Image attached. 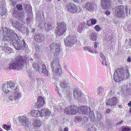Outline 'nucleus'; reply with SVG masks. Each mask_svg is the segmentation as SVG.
<instances>
[{
    "instance_id": "473e14b6",
    "label": "nucleus",
    "mask_w": 131,
    "mask_h": 131,
    "mask_svg": "<svg viewBox=\"0 0 131 131\" xmlns=\"http://www.w3.org/2000/svg\"><path fill=\"white\" fill-rule=\"evenodd\" d=\"M10 125H7L6 124H4L3 128L7 130H9L10 128Z\"/></svg>"
},
{
    "instance_id": "4be33fe9",
    "label": "nucleus",
    "mask_w": 131,
    "mask_h": 131,
    "mask_svg": "<svg viewBox=\"0 0 131 131\" xmlns=\"http://www.w3.org/2000/svg\"><path fill=\"white\" fill-rule=\"evenodd\" d=\"M17 90L14 91V100H18L21 97L22 94L19 91H16Z\"/></svg>"
},
{
    "instance_id": "2eb2a0df",
    "label": "nucleus",
    "mask_w": 131,
    "mask_h": 131,
    "mask_svg": "<svg viewBox=\"0 0 131 131\" xmlns=\"http://www.w3.org/2000/svg\"><path fill=\"white\" fill-rule=\"evenodd\" d=\"M111 3L110 0H101L102 7L104 9H108L111 7Z\"/></svg>"
},
{
    "instance_id": "f03ea898",
    "label": "nucleus",
    "mask_w": 131,
    "mask_h": 131,
    "mask_svg": "<svg viewBox=\"0 0 131 131\" xmlns=\"http://www.w3.org/2000/svg\"><path fill=\"white\" fill-rule=\"evenodd\" d=\"M88 107L85 106L77 107L75 105H70L68 106L64 110V113L68 115H74L78 112L86 114L88 112Z\"/></svg>"
},
{
    "instance_id": "de8ad7c7",
    "label": "nucleus",
    "mask_w": 131,
    "mask_h": 131,
    "mask_svg": "<svg viewBox=\"0 0 131 131\" xmlns=\"http://www.w3.org/2000/svg\"><path fill=\"white\" fill-rule=\"evenodd\" d=\"M11 2H12V5L13 6H15L16 4V2H14L13 1Z\"/></svg>"
},
{
    "instance_id": "e2e57ef3",
    "label": "nucleus",
    "mask_w": 131,
    "mask_h": 131,
    "mask_svg": "<svg viewBox=\"0 0 131 131\" xmlns=\"http://www.w3.org/2000/svg\"><path fill=\"white\" fill-rule=\"evenodd\" d=\"M57 92L58 93V94H59V95H60V94L59 93V91H57Z\"/></svg>"
},
{
    "instance_id": "864d4df0",
    "label": "nucleus",
    "mask_w": 131,
    "mask_h": 131,
    "mask_svg": "<svg viewBox=\"0 0 131 131\" xmlns=\"http://www.w3.org/2000/svg\"><path fill=\"white\" fill-rule=\"evenodd\" d=\"M126 78H128L129 76V74L128 73H126Z\"/></svg>"
},
{
    "instance_id": "603ef678",
    "label": "nucleus",
    "mask_w": 131,
    "mask_h": 131,
    "mask_svg": "<svg viewBox=\"0 0 131 131\" xmlns=\"http://www.w3.org/2000/svg\"><path fill=\"white\" fill-rule=\"evenodd\" d=\"M64 131H68V128H65L64 129Z\"/></svg>"
},
{
    "instance_id": "3c124183",
    "label": "nucleus",
    "mask_w": 131,
    "mask_h": 131,
    "mask_svg": "<svg viewBox=\"0 0 131 131\" xmlns=\"http://www.w3.org/2000/svg\"><path fill=\"white\" fill-rule=\"evenodd\" d=\"M128 105L129 107H131V101H130L128 104Z\"/></svg>"
},
{
    "instance_id": "bf43d9fd",
    "label": "nucleus",
    "mask_w": 131,
    "mask_h": 131,
    "mask_svg": "<svg viewBox=\"0 0 131 131\" xmlns=\"http://www.w3.org/2000/svg\"><path fill=\"white\" fill-rule=\"evenodd\" d=\"M47 0L49 2H51L52 1V0Z\"/></svg>"
},
{
    "instance_id": "f8f14e48",
    "label": "nucleus",
    "mask_w": 131,
    "mask_h": 131,
    "mask_svg": "<svg viewBox=\"0 0 131 131\" xmlns=\"http://www.w3.org/2000/svg\"><path fill=\"white\" fill-rule=\"evenodd\" d=\"M61 45L60 43L56 42L55 45V51L54 52V54L58 55L59 53L61 50ZM55 47L54 43H51L50 45V48L51 50L53 49Z\"/></svg>"
},
{
    "instance_id": "0e129e2a",
    "label": "nucleus",
    "mask_w": 131,
    "mask_h": 131,
    "mask_svg": "<svg viewBox=\"0 0 131 131\" xmlns=\"http://www.w3.org/2000/svg\"><path fill=\"white\" fill-rule=\"evenodd\" d=\"M11 2H12V1H13V0H9Z\"/></svg>"
},
{
    "instance_id": "9b49d317",
    "label": "nucleus",
    "mask_w": 131,
    "mask_h": 131,
    "mask_svg": "<svg viewBox=\"0 0 131 131\" xmlns=\"http://www.w3.org/2000/svg\"><path fill=\"white\" fill-rule=\"evenodd\" d=\"M46 104L44 99L41 96H39L37 98V101L35 104L34 107L36 109H39L42 107Z\"/></svg>"
},
{
    "instance_id": "4c0bfd02",
    "label": "nucleus",
    "mask_w": 131,
    "mask_h": 131,
    "mask_svg": "<svg viewBox=\"0 0 131 131\" xmlns=\"http://www.w3.org/2000/svg\"><path fill=\"white\" fill-rule=\"evenodd\" d=\"M18 12L17 11L15 10L14 9H13V11L12 12V14L13 16H15L16 15L17 16V15L16 14H17V13Z\"/></svg>"
},
{
    "instance_id": "c03bdc74",
    "label": "nucleus",
    "mask_w": 131,
    "mask_h": 131,
    "mask_svg": "<svg viewBox=\"0 0 131 131\" xmlns=\"http://www.w3.org/2000/svg\"><path fill=\"white\" fill-rule=\"evenodd\" d=\"M127 61L128 62H131V58L130 57H128L127 59Z\"/></svg>"
},
{
    "instance_id": "5701e85b",
    "label": "nucleus",
    "mask_w": 131,
    "mask_h": 131,
    "mask_svg": "<svg viewBox=\"0 0 131 131\" xmlns=\"http://www.w3.org/2000/svg\"><path fill=\"white\" fill-rule=\"evenodd\" d=\"M32 67L34 70L38 71L39 73L41 74L42 73L41 69L37 63H33L32 64Z\"/></svg>"
},
{
    "instance_id": "69168bd1",
    "label": "nucleus",
    "mask_w": 131,
    "mask_h": 131,
    "mask_svg": "<svg viewBox=\"0 0 131 131\" xmlns=\"http://www.w3.org/2000/svg\"><path fill=\"white\" fill-rule=\"evenodd\" d=\"M88 25L89 26H91V25Z\"/></svg>"
},
{
    "instance_id": "e433bc0d",
    "label": "nucleus",
    "mask_w": 131,
    "mask_h": 131,
    "mask_svg": "<svg viewBox=\"0 0 131 131\" xmlns=\"http://www.w3.org/2000/svg\"><path fill=\"white\" fill-rule=\"evenodd\" d=\"M91 24L92 25L95 24L96 23V20L95 19H91Z\"/></svg>"
},
{
    "instance_id": "338daca9",
    "label": "nucleus",
    "mask_w": 131,
    "mask_h": 131,
    "mask_svg": "<svg viewBox=\"0 0 131 131\" xmlns=\"http://www.w3.org/2000/svg\"><path fill=\"white\" fill-rule=\"evenodd\" d=\"M58 1H59L60 0H58Z\"/></svg>"
},
{
    "instance_id": "1a4fd4ad",
    "label": "nucleus",
    "mask_w": 131,
    "mask_h": 131,
    "mask_svg": "<svg viewBox=\"0 0 131 131\" xmlns=\"http://www.w3.org/2000/svg\"><path fill=\"white\" fill-rule=\"evenodd\" d=\"M65 8L69 12L72 13H77L78 11V8L73 3H69L66 5Z\"/></svg>"
},
{
    "instance_id": "393cba45",
    "label": "nucleus",
    "mask_w": 131,
    "mask_h": 131,
    "mask_svg": "<svg viewBox=\"0 0 131 131\" xmlns=\"http://www.w3.org/2000/svg\"><path fill=\"white\" fill-rule=\"evenodd\" d=\"M32 125L35 127H39L41 125V122L40 120L36 119L33 121Z\"/></svg>"
},
{
    "instance_id": "09e8293b",
    "label": "nucleus",
    "mask_w": 131,
    "mask_h": 131,
    "mask_svg": "<svg viewBox=\"0 0 131 131\" xmlns=\"http://www.w3.org/2000/svg\"><path fill=\"white\" fill-rule=\"evenodd\" d=\"M110 109L109 108H108V109H107L106 112H105V113H109L110 112Z\"/></svg>"
},
{
    "instance_id": "412c9836",
    "label": "nucleus",
    "mask_w": 131,
    "mask_h": 131,
    "mask_svg": "<svg viewBox=\"0 0 131 131\" xmlns=\"http://www.w3.org/2000/svg\"><path fill=\"white\" fill-rule=\"evenodd\" d=\"M85 23L82 22L79 24V26L77 28V31L78 32L81 33L83 31V30L85 29Z\"/></svg>"
},
{
    "instance_id": "58836bf2",
    "label": "nucleus",
    "mask_w": 131,
    "mask_h": 131,
    "mask_svg": "<svg viewBox=\"0 0 131 131\" xmlns=\"http://www.w3.org/2000/svg\"><path fill=\"white\" fill-rule=\"evenodd\" d=\"M105 14L106 15H109L110 14V12L108 10H106L104 12Z\"/></svg>"
},
{
    "instance_id": "6ab92c4d",
    "label": "nucleus",
    "mask_w": 131,
    "mask_h": 131,
    "mask_svg": "<svg viewBox=\"0 0 131 131\" xmlns=\"http://www.w3.org/2000/svg\"><path fill=\"white\" fill-rule=\"evenodd\" d=\"M18 119L19 121L21 124L26 127L28 126V120L25 116H21L19 117Z\"/></svg>"
},
{
    "instance_id": "6e6d98bb",
    "label": "nucleus",
    "mask_w": 131,
    "mask_h": 131,
    "mask_svg": "<svg viewBox=\"0 0 131 131\" xmlns=\"http://www.w3.org/2000/svg\"><path fill=\"white\" fill-rule=\"evenodd\" d=\"M36 79L38 82L39 81V80H40V79L39 78H37Z\"/></svg>"
},
{
    "instance_id": "a211bd4d",
    "label": "nucleus",
    "mask_w": 131,
    "mask_h": 131,
    "mask_svg": "<svg viewBox=\"0 0 131 131\" xmlns=\"http://www.w3.org/2000/svg\"><path fill=\"white\" fill-rule=\"evenodd\" d=\"M41 117L49 116L51 114V111L48 109L43 108L40 109Z\"/></svg>"
},
{
    "instance_id": "ddd939ff",
    "label": "nucleus",
    "mask_w": 131,
    "mask_h": 131,
    "mask_svg": "<svg viewBox=\"0 0 131 131\" xmlns=\"http://www.w3.org/2000/svg\"><path fill=\"white\" fill-rule=\"evenodd\" d=\"M97 7V4L95 3L91 2H87L84 6L86 10L90 11H93L94 9L96 8Z\"/></svg>"
},
{
    "instance_id": "13d9d810",
    "label": "nucleus",
    "mask_w": 131,
    "mask_h": 131,
    "mask_svg": "<svg viewBox=\"0 0 131 131\" xmlns=\"http://www.w3.org/2000/svg\"><path fill=\"white\" fill-rule=\"evenodd\" d=\"M0 131H4L1 128H0Z\"/></svg>"
},
{
    "instance_id": "79ce46f5",
    "label": "nucleus",
    "mask_w": 131,
    "mask_h": 131,
    "mask_svg": "<svg viewBox=\"0 0 131 131\" xmlns=\"http://www.w3.org/2000/svg\"><path fill=\"white\" fill-rule=\"evenodd\" d=\"M100 57L103 59V60L105 59V58L103 54V53L102 52H101L100 53Z\"/></svg>"
},
{
    "instance_id": "b1692460",
    "label": "nucleus",
    "mask_w": 131,
    "mask_h": 131,
    "mask_svg": "<svg viewBox=\"0 0 131 131\" xmlns=\"http://www.w3.org/2000/svg\"><path fill=\"white\" fill-rule=\"evenodd\" d=\"M73 94L75 99L80 97L81 95V91L79 89H76L73 91Z\"/></svg>"
},
{
    "instance_id": "0eeeda50",
    "label": "nucleus",
    "mask_w": 131,
    "mask_h": 131,
    "mask_svg": "<svg viewBox=\"0 0 131 131\" xmlns=\"http://www.w3.org/2000/svg\"><path fill=\"white\" fill-rule=\"evenodd\" d=\"M59 63V59L56 58L54 59L51 65L53 72L57 75H60L62 73V71Z\"/></svg>"
},
{
    "instance_id": "bb28decb",
    "label": "nucleus",
    "mask_w": 131,
    "mask_h": 131,
    "mask_svg": "<svg viewBox=\"0 0 131 131\" xmlns=\"http://www.w3.org/2000/svg\"><path fill=\"white\" fill-rule=\"evenodd\" d=\"M42 73H43L45 76H48V71L46 69V65L44 64H43L42 65Z\"/></svg>"
},
{
    "instance_id": "a19ab883",
    "label": "nucleus",
    "mask_w": 131,
    "mask_h": 131,
    "mask_svg": "<svg viewBox=\"0 0 131 131\" xmlns=\"http://www.w3.org/2000/svg\"><path fill=\"white\" fill-rule=\"evenodd\" d=\"M9 100L10 101H13L14 100V96L11 95L9 97Z\"/></svg>"
},
{
    "instance_id": "a18cd8bd",
    "label": "nucleus",
    "mask_w": 131,
    "mask_h": 131,
    "mask_svg": "<svg viewBox=\"0 0 131 131\" xmlns=\"http://www.w3.org/2000/svg\"><path fill=\"white\" fill-rule=\"evenodd\" d=\"M123 122V120H121V121H120L118 123H117L116 124V125H120Z\"/></svg>"
},
{
    "instance_id": "f704fd0d",
    "label": "nucleus",
    "mask_w": 131,
    "mask_h": 131,
    "mask_svg": "<svg viewBox=\"0 0 131 131\" xmlns=\"http://www.w3.org/2000/svg\"><path fill=\"white\" fill-rule=\"evenodd\" d=\"M122 131H130L131 130V129L126 127H124L121 129Z\"/></svg>"
},
{
    "instance_id": "774afa93",
    "label": "nucleus",
    "mask_w": 131,
    "mask_h": 131,
    "mask_svg": "<svg viewBox=\"0 0 131 131\" xmlns=\"http://www.w3.org/2000/svg\"><path fill=\"white\" fill-rule=\"evenodd\" d=\"M123 126H122V128H123Z\"/></svg>"
},
{
    "instance_id": "dca6fc26",
    "label": "nucleus",
    "mask_w": 131,
    "mask_h": 131,
    "mask_svg": "<svg viewBox=\"0 0 131 131\" xmlns=\"http://www.w3.org/2000/svg\"><path fill=\"white\" fill-rule=\"evenodd\" d=\"M14 26L21 32H24L25 30V28L23 24L18 21H17L14 24Z\"/></svg>"
},
{
    "instance_id": "4d7b16f0",
    "label": "nucleus",
    "mask_w": 131,
    "mask_h": 131,
    "mask_svg": "<svg viewBox=\"0 0 131 131\" xmlns=\"http://www.w3.org/2000/svg\"><path fill=\"white\" fill-rule=\"evenodd\" d=\"M39 47H38V49H37V48H36V50L37 51L38 50H39Z\"/></svg>"
},
{
    "instance_id": "c85d7f7f",
    "label": "nucleus",
    "mask_w": 131,
    "mask_h": 131,
    "mask_svg": "<svg viewBox=\"0 0 131 131\" xmlns=\"http://www.w3.org/2000/svg\"><path fill=\"white\" fill-rule=\"evenodd\" d=\"M32 7L29 5H26L25 8V10L26 12H30L32 10Z\"/></svg>"
},
{
    "instance_id": "6e6552de",
    "label": "nucleus",
    "mask_w": 131,
    "mask_h": 131,
    "mask_svg": "<svg viewBox=\"0 0 131 131\" xmlns=\"http://www.w3.org/2000/svg\"><path fill=\"white\" fill-rule=\"evenodd\" d=\"M17 86L12 81H10L6 84V86L3 85L2 88L5 93L12 92L17 89Z\"/></svg>"
},
{
    "instance_id": "9d476101",
    "label": "nucleus",
    "mask_w": 131,
    "mask_h": 131,
    "mask_svg": "<svg viewBox=\"0 0 131 131\" xmlns=\"http://www.w3.org/2000/svg\"><path fill=\"white\" fill-rule=\"evenodd\" d=\"M77 41L75 37L74 36L69 35L64 40L65 44L67 46H71Z\"/></svg>"
},
{
    "instance_id": "20e7f679",
    "label": "nucleus",
    "mask_w": 131,
    "mask_h": 131,
    "mask_svg": "<svg viewBox=\"0 0 131 131\" xmlns=\"http://www.w3.org/2000/svg\"><path fill=\"white\" fill-rule=\"evenodd\" d=\"M115 15L117 17L124 18L128 15V8L126 6L120 5L115 8Z\"/></svg>"
},
{
    "instance_id": "ea45409f",
    "label": "nucleus",
    "mask_w": 131,
    "mask_h": 131,
    "mask_svg": "<svg viewBox=\"0 0 131 131\" xmlns=\"http://www.w3.org/2000/svg\"><path fill=\"white\" fill-rule=\"evenodd\" d=\"M102 64L103 66H106L107 65V63L105 61V59L103 60L102 61Z\"/></svg>"
},
{
    "instance_id": "4468645a",
    "label": "nucleus",
    "mask_w": 131,
    "mask_h": 131,
    "mask_svg": "<svg viewBox=\"0 0 131 131\" xmlns=\"http://www.w3.org/2000/svg\"><path fill=\"white\" fill-rule=\"evenodd\" d=\"M118 102V99L115 97H113L108 100L106 103V104L107 105L114 106L116 105Z\"/></svg>"
},
{
    "instance_id": "f257e3e1",
    "label": "nucleus",
    "mask_w": 131,
    "mask_h": 131,
    "mask_svg": "<svg viewBox=\"0 0 131 131\" xmlns=\"http://www.w3.org/2000/svg\"><path fill=\"white\" fill-rule=\"evenodd\" d=\"M3 39L4 41L10 40H11L12 38H14L15 37L17 36L15 32L7 28H5L3 29ZM17 40L16 38L14 39V41L15 40L16 42H14L13 44L16 49L19 50L23 48V46H25V42L24 40H23L22 41H21L18 37H17Z\"/></svg>"
},
{
    "instance_id": "39448f33",
    "label": "nucleus",
    "mask_w": 131,
    "mask_h": 131,
    "mask_svg": "<svg viewBox=\"0 0 131 131\" xmlns=\"http://www.w3.org/2000/svg\"><path fill=\"white\" fill-rule=\"evenodd\" d=\"M57 25L54 33L57 36H61L63 35L67 30L66 24L64 22L58 23Z\"/></svg>"
},
{
    "instance_id": "2f4dec72",
    "label": "nucleus",
    "mask_w": 131,
    "mask_h": 131,
    "mask_svg": "<svg viewBox=\"0 0 131 131\" xmlns=\"http://www.w3.org/2000/svg\"><path fill=\"white\" fill-rule=\"evenodd\" d=\"M16 7L18 10L19 11H21L23 9V6L21 3L17 4Z\"/></svg>"
},
{
    "instance_id": "49530a36",
    "label": "nucleus",
    "mask_w": 131,
    "mask_h": 131,
    "mask_svg": "<svg viewBox=\"0 0 131 131\" xmlns=\"http://www.w3.org/2000/svg\"><path fill=\"white\" fill-rule=\"evenodd\" d=\"M6 12L5 11H3L2 12H1V13L0 14L1 16H3L4 14H6Z\"/></svg>"
},
{
    "instance_id": "680f3d73",
    "label": "nucleus",
    "mask_w": 131,
    "mask_h": 131,
    "mask_svg": "<svg viewBox=\"0 0 131 131\" xmlns=\"http://www.w3.org/2000/svg\"><path fill=\"white\" fill-rule=\"evenodd\" d=\"M58 131H63L62 130V129H60V130H59Z\"/></svg>"
},
{
    "instance_id": "37998d69",
    "label": "nucleus",
    "mask_w": 131,
    "mask_h": 131,
    "mask_svg": "<svg viewBox=\"0 0 131 131\" xmlns=\"http://www.w3.org/2000/svg\"><path fill=\"white\" fill-rule=\"evenodd\" d=\"M94 48H97V45L98 44V43L97 42H94Z\"/></svg>"
},
{
    "instance_id": "f3484780",
    "label": "nucleus",
    "mask_w": 131,
    "mask_h": 131,
    "mask_svg": "<svg viewBox=\"0 0 131 131\" xmlns=\"http://www.w3.org/2000/svg\"><path fill=\"white\" fill-rule=\"evenodd\" d=\"M44 36L41 33L36 34L34 36V39L36 42L41 43L44 39Z\"/></svg>"
},
{
    "instance_id": "cd10ccee",
    "label": "nucleus",
    "mask_w": 131,
    "mask_h": 131,
    "mask_svg": "<svg viewBox=\"0 0 131 131\" xmlns=\"http://www.w3.org/2000/svg\"><path fill=\"white\" fill-rule=\"evenodd\" d=\"M52 23L51 22H48L47 24V26H46V24L45 23L44 25L45 26L46 30L47 31L51 30L52 28Z\"/></svg>"
},
{
    "instance_id": "7c9ffc66",
    "label": "nucleus",
    "mask_w": 131,
    "mask_h": 131,
    "mask_svg": "<svg viewBox=\"0 0 131 131\" xmlns=\"http://www.w3.org/2000/svg\"><path fill=\"white\" fill-rule=\"evenodd\" d=\"M67 85V83L65 81L61 82L60 84V85L61 87L64 88L66 87Z\"/></svg>"
},
{
    "instance_id": "8fccbe9b",
    "label": "nucleus",
    "mask_w": 131,
    "mask_h": 131,
    "mask_svg": "<svg viewBox=\"0 0 131 131\" xmlns=\"http://www.w3.org/2000/svg\"><path fill=\"white\" fill-rule=\"evenodd\" d=\"M8 50H9V49H10V50H9V51L10 53H12V49H11L10 48H8Z\"/></svg>"
},
{
    "instance_id": "c9c22d12",
    "label": "nucleus",
    "mask_w": 131,
    "mask_h": 131,
    "mask_svg": "<svg viewBox=\"0 0 131 131\" xmlns=\"http://www.w3.org/2000/svg\"><path fill=\"white\" fill-rule=\"evenodd\" d=\"M127 42H128V44L131 46V40L129 38L126 39L125 40V42L126 43Z\"/></svg>"
},
{
    "instance_id": "a878e982",
    "label": "nucleus",
    "mask_w": 131,
    "mask_h": 131,
    "mask_svg": "<svg viewBox=\"0 0 131 131\" xmlns=\"http://www.w3.org/2000/svg\"><path fill=\"white\" fill-rule=\"evenodd\" d=\"M90 39L93 41H96L97 40V34L94 32H91L89 36Z\"/></svg>"
},
{
    "instance_id": "5fc2aeb1",
    "label": "nucleus",
    "mask_w": 131,
    "mask_h": 131,
    "mask_svg": "<svg viewBox=\"0 0 131 131\" xmlns=\"http://www.w3.org/2000/svg\"><path fill=\"white\" fill-rule=\"evenodd\" d=\"M122 106L121 105H118V107L119 108H122Z\"/></svg>"
},
{
    "instance_id": "aec40b11",
    "label": "nucleus",
    "mask_w": 131,
    "mask_h": 131,
    "mask_svg": "<svg viewBox=\"0 0 131 131\" xmlns=\"http://www.w3.org/2000/svg\"><path fill=\"white\" fill-rule=\"evenodd\" d=\"M40 110H32L30 112V113L32 116L35 117H38L39 116L41 117V112Z\"/></svg>"
},
{
    "instance_id": "052dcab7",
    "label": "nucleus",
    "mask_w": 131,
    "mask_h": 131,
    "mask_svg": "<svg viewBox=\"0 0 131 131\" xmlns=\"http://www.w3.org/2000/svg\"><path fill=\"white\" fill-rule=\"evenodd\" d=\"M129 112L130 113H131V108H130V110H129Z\"/></svg>"
},
{
    "instance_id": "c756f323",
    "label": "nucleus",
    "mask_w": 131,
    "mask_h": 131,
    "mask_svg": "<svg viewBox=\"0 0 131 131\" xmlns=\"http://www.w3.org/2000/svg\"><path fill=\"white\" fill-rule=\"evenodd\" d=\"M84 49L85 50H88L89 52L91 53H94V52L96 54L97 53V52L96 51H94L90 47H85Z\"/></svg>"
},
{
    "instance_id": "423d86ee",
    "label": "nucleus",
    "mask_w": 131,
    "mask_h": 131,
    "mask_svg": "<svg viewBox=\"0 0 131 131\" xmlns=\"http://www.w3.org/2000/svg\"><path fill=\"white\" fill-rule=\"evenodd\" d=\"M125 72L122 69L118 68L115 70L113 77L116 82H119L123 80L125 77Z\"/></svg>"
},
{
    "instance_id": "7ed1b4c3",
    "label": "nucleus",
    "mask_w": 131,
    "mask_h": 131,
    "mask_svg": "<svg viewBox=\"0 0 131 131\" xmlns=\"http://www.w3.org/2000/svg\"><path fill=\"white\" fill-rule=\"evenodd\" d=\"M27 61V58L18 55L15 58V61L14 62L9 64V68L10 70H18L21 68L24 64L26 63Z\"/></svg>"
},
{
    "instance_id": "72a5a7b5",
    "label": "nucleus",
    "mask_w": 131,
    "mask_h": 131,
    "mask_svg": "<svg viewBox=\"0 0 131 131\" xmlns=\"http://www.w3.org/2000/svg\"><path fill=\"white\" fill-rule=\"evenodd\" d=\"M94 28L97 32L99 31L101 29V28L100 27L99 25H96L94 27Z\"/></svg>"
}]
</instances>
